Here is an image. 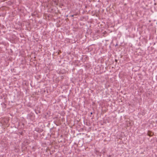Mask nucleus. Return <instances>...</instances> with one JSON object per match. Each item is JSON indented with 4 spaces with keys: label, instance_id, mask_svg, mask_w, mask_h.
I'll return each instance as SVG.
<instances>
[{
    "label": "nucleus",
    "instance_id": "3",
    "mask_svg": "<svg viewBox=\"0 0 157 157\" xmlns=\"http://www.w3.org/2000/svg\"><path fill=\"white\" fill-rule=\"evenodd\" d=\"M116 60V62L117 61V60L116 59V60Z\"/></svg>",
    "mask_w": 157,
    "mask_h": 157
},
{
    "label": "nucleus",
    "instance_id": "2",
    "mask_svg": "<svg viewBox=\"0 0 157 157\" xmlns=\"http://www.w3.org/2000/svg\"><path fill=\"white\" fill-rule=\"evenodd\" d=\"M90 114H92V112H91V113H90Z\"/></svg>",
    "mask_w": 157,
    "mask_h": 157
},
{
    "label": "nucleus",
    "instance_id": "1",
    "mask_svg": "<svg viewBox=\"0 0 157 157\" xmlns=\"http://www.w3.org/2000/svg\"><path fill=\"white\" fill-rule=\"evenodd\" d=\"M74 15H71V17H74Z\"/></svg>",
    "mask_w": 157,
    "mask_h": 157
}]
</instances>
